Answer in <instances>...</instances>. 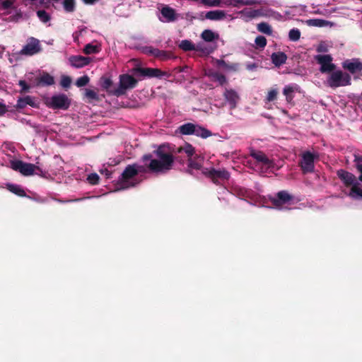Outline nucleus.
<instances>
[{
    "instance_id": "4",
    "label": "nucleus",
    "mask_w": 362,
    "mask_h": 362,
    "mask_svg": "<svg viewBox=\"0 0 362 362\" xmlns=\"http://www.w3.org/2000/svg\"><path fill=\"white\" fill-rule=\"evenodd\" d=\"M137 175L136 165H128L118 179V187L120 189H126L136 186L137 182H133L132 180Z\"/></svg>"
},
{
    "instance_id": "43",
    "label": "nucleus",
    "mask_w": 362,
    "mask_h": 362,
    "mask_svg": "<svg viewBox=\"0 0 362 362\" xmlns=\"http://www.w3.org/2000/svg\"><path fill=\"white\" fill-rule=\"evenodd\" d=\"M289 40L293 42L298 41L300 37V31L298 28H293L288 33Z\"/></svg>"
},
{
    "instance_id": "41",
    "label": "nucleus",
    "mask_w": 362,
    "mask_h": 362,
    "mask_svg": "<svg viewBox=\"0 0 362 362\" xmlns=\"http://www.w3.org/2000/svg\"><path fill=\"white\" fill-rule=\"evenodd\" d=\"M36 13L40 21L44 23L49 22L51 19L50 15L45 10H38Z\"/></svg>"
},
{
    "instance_id": "36",
    "label": "nucleus",
    "mask_w": 362,
    "mask_h": 362,
    "mask_svg": "<svg viewBox=\"0 0 362 362\" xmlns=\"http://www.w3.org/2000/svg\"><path fill=\"white\" fill-rule=\"evenodd\" d=\"M100 47L98 45H94L92 43H88L85 45L83 48V52L86 54H97L100 52Z\"/></svg>"
},
{
    "instance_id": "28",
    "label": "nucleus",
    "mask_w": 362,
    "mask_h": 362,
    "mask_svg": "<svg viewBox=\"0 0 362 362\" xmlns=\"http://www.w3.org/2000/svg\"><path fill=\"white\" fill-rule=\"evenodd\" d=\"M6 189L18 197H26L25 190L18 185L8 183L6 184Z\"/></svg>"
},
{
    "instance_id": "51",
    "label": "nucleus",
    "mask_w": 362,
    "mask_h": 362,
    "mask_svg": "<svg viewBox=\"0 0 362 362\" xmlns=\"http://www.w3.org/2000/svg\"><path fill=\"white\" fill-rule=\"evenodd\" d=\"M14 0H1L0 5L1 8L7 10L13 6Z\"/></svg>"
},
{
    "instance_id": "11",
    "label": "nucleus",
    "mask_w": 362,
    "mask_h": 362,
    "mask_svg": "<svg viewBox=\"0 0 362 362\" xmlns=\"http://www.w3.org/2000/svg\"><path fill=\"white\" fill-rule=\"evenodd\" d=\"M299 165L303 174L313 173L315 168L314 155L310 151L303 153Z\"/></svg>"
},
{
    "instance_id": "7",
    "label": "nucleus",
    "mask_w": 362,
    "mask_h": 362,
    "mask_svg": "<svg viewBox=\"0 0 362 362\" xmlns=\"http://www.w3.org/2000/svg\"><path fill=\"white\" fill-rule=\"evenodd\" d=\"M46 105L53 110H66L70 107L71 99L64 93L57 94L47 99Z\"/></svg>"
},
{
    "instance_id": "46",
    "label": "nucleus",
    "mask_w": 362,
    "mask_h": 362,
    "mask_svg": "<svg viewBox=\"0 0 362 362\" xmlns=\"http://www.w3.org/2000/svg\"><path fill=\"white\" fill-rule=\"evenodd\" d=\"M71 78L69 76L63 75L61 78L60 85L64 88H69L71 86Z\"/></svg>"
},
{
    "instance_id": "39",
    "label": "nucleus",
    "mask_w": 362,
    "mask_h": 362,
    "mask_svg": "<svg viewBox=\"0 0 362 362\" xmlns=\"http://www.w3.org/2000/svg\"><path fill=\"white\" fill-rule=\"evenodd\" d=\"M257 30L264 34L271 35L272 34V29L271 26L264 22L260 23L257 25Z\"/></svg>"
},
{
    "instance_id": "31",
    "label": "nucleus",
    "mask_w": 362,
    "mask_h": 362,
    "mask_svg": "<svg viewBox=\"0 0 362 362\" xmlns=\"http://www.w3.org/2000/svg\"><path fill=\"white\" fill-rule=\"evenodd\" d=\"M177 152L180 153L184 152L187 154L188 158H192L195 153V148L190 144L186 143L184 146H180Z\"/></svg>"
},
{
    "instance_id": "52",
    "label": "nucleus",
    "mask_w": 362,
    "mask_h": 362,
    "mask_svg": "<svg viewBox=\"0 0 362 362\" xmlns=\"http://www.w3.org/2000/svg\"><path fill=\"white\" fill-rule=\"evenodd\" d=\"M356 166L358 171L360 173V175L358 177V180L362 182V157H358L355 160Z\"/></svg>"
},
{
    "instance_id": "10",
    "label": "nucleus",
    "mask_w": 362,
    "mask_h": 362,
    "mask_svg": "<svg viewBox=\"0 0 362 362\" xmlns=\"http://www.w3.org/2000/svg\"><path fill=\"white\" fill-rule=\"evenodd\" d=\"M293 199V197L287 191L282 190L277 192L276 197H270L269 201L276 209H281L282 206L290 203Z\"/></svg>"
},
{
    "instance_id": "2",
    "label": "nucleus",
    "mask_w": 362,
    "mask_h": 362,
    "mask_svg": "<svg viewBox=\"0 0 362 362\" xmlns=\"http://www.w3.org/2000/svg\"><path fill=\"white\" fill-rule=\"evenodd\" d=\"M11 168L17 172L21 173L24 176H30L34 175L35 171L37 175L44 177L46 172L43 171L41 164L37 160L35 164L25 163L21 160H14L11 161Z\"/></svg>"
},
{
    "instance_id": "57",
    "label": "nucleus",
    "mask_w": 362,
    "mask_h": 362,
    "mask_svg": "<svg viewBox=\"0 0 362 362\" xmlns=\"http://www.w3.org/2000/svg\"><path fill=\"white\" fill-rule=\"evenodd\" d=\"M99 0H83V3L88 5H93Z\"/></svg>"
},
{
    "instance_id": "44",
    "label": "nucleus",
    "mask_w": 362,
    "mask_h": 362,
    "mask_svg": "<svg viewBox=\"0 0 362 362\" xmlns=\"http://www.w3.org/2000/svg\"><path fill=\"white\" fill-rule=\"evenodd\" d=\"M90 81V78L87 75L83 76L77 78L75 84L77 87L81 88L86 86Z\"/></svg>"
},
{
    "instance_id": "1",
    "label": "nucleus",
    "mask_w": 362,
    "mask_h": 362,
    "mask_svg": "<svg viewBox=\"0 0 362 362\" xmlns=\"http://www.w3.org/2000/svg\"><path fill=\"white\" fill-rule=\"evenodd\" d=\"M157 158H153L151 153L145 154L142 156L144 162L149 160L150 163L146 165V168L150 173H163L172 169L175 158L172 153L166 151L164 145H160L156 150L153 151Z\"/></svg>"
},
{
    "instance_id": "12",
    "label": "nucleus",
    "mask_w": 362,
    "mask_h": 362,
    "mask_svg": "<svg viewBox=\"0 0 362 362\" xmlns=\"http://www.w3.org/2000/svg\"><path fill=\"white\" fill-rule=\"evenodd\" d=\"M315 59L321 65L320 71L322 73H331L336 68V66L332 63V57L329 54L317 55Z\"/></svg>"
},
{
    "instance_id": "55",
    "label": "nucleus",
    "mask_w": 362,
    "mask_h": 362,
    "mask_svg": "<svg viewBox=\"0 0 362 362\" xmlns=\"http://www.w3.org/2000/svg\"><path fill=\"white\" fill-rule=\"evenodd\" d=\"M7 111L6 105L0 102V116L4 115Z\"/></svg>"
},
{
    "instance_id": "54",
    "label": "nucleus",
    "mask_w": 362,
    "mask_h": 362,
    "mask_svg": "<svg viewBox=\"0 0 362 362\" xmlns=\"http://www.w3.org/2000/svg\"><path fill=\"white\" fill-rule=\"evenodd\" d=\"M202 4L207 6H218L221 4V0H201Z\"/></svg>"
},
{
    "instance_id": "22",
    "label": "nucleus",
    "mask_w": 362,
    "mask_h": 362,
    "mask_svg": "<svg viewBox=\"0 0 362 362\" xmlns=\"http://www.w3.org/2000/svg\"><path fill=\"white\" fill-rule=\"evenodd\" d=\"M100 85L109 95H113L115 88H112L113 82L110 78L102 76L100 79Z\"/></svg>"
},
{
    "instance_id": "48",
    "label": "nucleus",
    "mask_w": 362,
    "mask_h": 362,
    "mask_svg": "<svg viewBox=\"0 0 362 362\" xmlns=\"http://www.w3.org/2000/svg\"><path fill=\"white\" fill-rule=\"evenodd\" d=\"M234 6L237 4L253 5L258 3L259 0H231Z\"/></svg>"
},
{
    "instance_id": "49",
    "label": "nucleus",
    "mask_w": 362,
    "mask_h": 362,
    "mask_svg": "<svg viewBox=\"0 0 362 362\" xmlns=\"http://www.w3.org/2000/svg\"><path fill=\"white\" fill-rule=\"evenodd\" d=\"M87 180L91 185H97L99 182L100 177L97 173H91L88 175Z\"/></svg>"
},
{
    "instance_id": "24",
    "label": "nucleus",
    "mask_w": 362,
    "mask_h": 362,
    "mask_svg": "<svg viewBox=\"0 0 362 362\" xmlns=\"http://www.w3.org/2000/svg\"><path fill=\"white\" fill-rule=\"evenodd\" d=\"M204 158L196 155L192 158H188L187 167L195 170H200L202 168Z\"/></svg>"
},
{
    "instance_id": "5",
    "label": "nucleus",
    "mask_w": 362,
    "mask_h": 362,
    "mask_svg": "<svg viewBox=\"0 0 362 362\" xmlns=\"http://www.w3.org/2000/svg\"><path fill=\"white\" fill-rule=\"evenodd\" d=\"M202 172L206 177L210 179L216 185H221L222 182L227 181L230 178L229 172L224 168L217 170L214 168H205Z\"/></svg>"
},
{
    "instance_id": "29",
    "label": "nucleus",
    "mask_w": 362,
    "mask_h": 362,
    "mask_svg": "<svg viewBox=\"0 0 362 362\" xmlns=\"http://www.w3.org/2000/svg\"><path fill=\"white\" fill-rule=\"evenodd\" d=\"M217 64L226 70L232 71H238L240 67V64L238 63H228L223 59L218 60Z\"/></svg>"
},
{
    "instance_id": "18",
    "label": "nucleus",
    "mask_w": 362,
    "mask_h": 362,
    "mask_svg": "<svg viewBox=\"0 0 362 362\" xmlns=\"http://www.w3.org/2000/svg\"><path fill=\"white\" fill-rule=\"evenodd\" d=\"M69 62L73 67L80 69L88 65L91 62V59L81 55H73L69 58Z\"/></svg>"
},
{
    "instance_id": "20",
    "label": "nucleus",
    "mask_w": 362,
    "mask_h": 362,
    "mask_svg": "<svg viewBox=\"0 0 362 362\" xmlns=\"http://www.w3.org/2000/svg\"><path fill=\"white\" fill-rule=\"evenodd\" d=\"M240 13L248 18V19H252V18H255L257 17H259V16H263V12H262V10L261 9H253V8H244L243 10H242Z\"/></svg>"
},
{
    "instance_id": "9",
    "label": "nucleus",
    "mask_w": 362,
    "mask_h": 362,
    "mask_svg": "<svg viewBox=\"0 0 362 362\" xmlns=\"http://www.w3.org/2000/svg\"><path fill=\"white\" fill-rule=\"evenodd\" d=\"M41 51L42 47L40 40L34 37H30L27 39L26 44L23 47L19 54L23 56H33Z\"/></svg>"
},
{
    "instance_id": "60",
    "label": "nucleus",
    "mask_w": 362,
    "mask_h": 362,
    "mask_svg": "<svg viewBox=\"0 0 362 362\" xmlns=\"http://www.w3.org/2000/svg\"><path fill=\"white\" fill-rule=\"evenodd\" d=\"M193 169L194 168H188L187 170V173L190 174V175H193Z\"/></svg>"
},
{
    "instance_id": "58",
    "label": "nucleus",
    "mask_w": 362,
    "mask_h": 362,
    "mask_svg": "<svg viewBox=\"0 0 362 362\" xmlns=\"http://www.w3.org/2000/svg\"><path fill=\"white\" fill-rule=\"evenodd\" d=\"M136 170H138V173L146 172L145 167L142 165H136Z\"/></svg>"
},
{
    "instance_id": "27",
    "label": "nucleus",
    "mask_w": 362,
    "mask_h": 362,
    "mask_svg": "<svg viewBox=\"0 0 362 362\" xmlns=\"http://www.w3.org/2000/svg\"><path fill=\"white\" fill-rule=\"evenodd\" d=\"M161 14L166 19L167 22H173L176 19L175 10L168 6L161 9Z\"/></svg>"
},
{
    "instance_id": "15",
    "label": "nucleus",
    "mask_w": 362,
    "mask_h": 362,
    "mask_svg": "<svg viewBox=\"0 0 362 362\" xmlns=\"http://www.w3.org/2000/svg\"><path fill=\"white\" fill-rule=\"evenodd\" d=\"M55 83L52 76L47 72H43L40 76L33 78V86L36 87L49 86Z\"/></svg>"
},
{
    "instance_id": "3",
    "label": "nucleus",
    "mask_w": 362,
    "mask_h": 362,
    "mask_svg": "<svg viewBox=\"0 0 362 362\" xmlns=\"http://www.w3.org/2000/svg\"><path fill=\"white\" fill-rule=\"evenodd\" d=\"M327 85L332 88L341 86H350L351 84V76L341 70L332 71L326 80Z\"/></svg>"
},
{
    "instance_id": "56",
    "label": "nucleus",
    "mask_w": 362,
    "mask_h": 362,
    "mask_svg": "<svg viewBox=\"0 0 362 362\" xmlns=\"http://www.w3.org/2000/svg\"><path fill=\"white\" fill-rule=\"evenodd\" d=\"M257 64L255 63L248 64H247V69L248 70H253L254 69L257 68Z\"/></svg>"
},
{
    "instance_id": "19",
    "label": "nucleus",
    "mask_w": 362,
    "mask_h": 362,
    "mask_svg": "<svg viewBox=\"0 0 362 362\" xmlns=\"http://www.w3.org/2000/svg\"><path fill=\"white\" fill-rule=\"evenodd\" d=\"M271 59L275 66L279 67L286 63L287 55L283 52H274L271 55Z\"/></svg>"
},
{
    "instance_id": "34",
    "label": "nucleus",
    "mask_w": 362,
    "mask_h": 362,
    "mask_svg": "<svg viewBox=\"0 0 362 362\" xmlns=\"http://www.w3.org/2000/svg\"><path fill=\"white\" fill-rule=\"evenodd\" d=\"M195 124L186 123L179 127L180 134L183 135H192L194 132Z\"/></svg>"
},
{
    "instance_id": "35",
    "label": "nucleus",
    "mask_w": 362,
    "mask_h": 362,
    "mask_svg": "<svg viewBox=\"0 0 362 362\" xmlns=\"http://www.w3.org/2000/svg\"><path fill=\"white\" fill-rule=\"evenodd\" d=\"M28 79L30 81V85H28L26 83V81H24V80H20L18 81V85H19V86L21 87V89L20 90V93H21V94L29 93L30 90V88L31 87H34L33 86V77L32 78H28Z\"/></svg>"
},
{
    "instance_id": "13",
    "label": "nucleus",
    "mask_w": 362,
    "mask_h": 362,
    "mask_svg": "<svg viewBox=\"0 0 362 362\" xmlns=\"http://www.w3.org/2000/svg\"><path fill=\"white\" fill-rule=\"evenodd\" d=\"M341 66L344 69L349 71L352 74L362 71V62L358 58L346 59L342 62Z\"/></svg>"
},
{
    "instance_id": "17",
    "label": "nucleus",
    "mask_w": 362,
    "mask_h": 362,
    "mask_svg": "<svg viewBox=\"0 0 362 362\" xmlns=\"http://www.w3.org/2000/svg\"><path fill=\"white\" fill-rule=\"evenodd\" d=\"M225 100L228 103L230 108L233 110L237 107L240 100L239 94L233 89L226 88L223 93Z\"/></svg>"
},
{
    "instance_id": "25",
    "label": "nucleus",
    "mask_w": 362,
    "mask_h": 362,
    "mask_svg": "<svg viewBox=\"0 0 362 362\" xmlns=\"http://www.w3.org/2000/svg\"><path fill=\"white\" fill-rule=\"evenodd\" d=\"M298 86L295 85H288L286 86L284 88L283 93L286 96V100L288 103H291L294 98L293 93L295 91H298Z\"/></svg>"
},
{
    "instance_id": "42",
    "label": "nucleus",
    "mask_w": 362,
    "mask_h": 362,
    "mask_svg": "<svg viewBox=\"0 0 362 362\" xmlns=\"http://www.w3.org/2000/svg\"><path fill=\"white\" fill-rule=\"evenodd\" d=\"M85 96L88 99L89 102L100 101V100L97 93L90 89H86Z\"/></svg>"
},
{
    "instance_id": "47",
    "label": "nucleus",
    "mask_w": 362,
    "mask_h": 362,
    "mask_svg": "<svg viewBox=\"0 0 362 362\" xmlns=\"http://www.w3.org/2000/svg\"><path fill=\"white\" fill-rule=\"evenodd\" d=\"M278 90L277 89L273 88L269 90L266 100L267 102H272L277 98Z\"/></svg>"
},
{
    "instance_id": "40",
    "label": "nucleus",
    "mask_w": 362,
    "mask_h": 362,
    "mask_svg": "<svg viewBox=\"0 0 362 362\" xmlns=\"http://www.w3.org/2000/svg\"><path fill=\"white\" fill-rule=\"evenodd\" d=\"M349 196L354 199H362V189L354 185L350 190Z\"/></svg>"
},
{
    "instance_id": "59",
    "label": "nucleus",
    "mask_w": 362,
    "mask_h": 362,
    "mask_svg": "<svg viewBox=\"0 0 362 362\" xmlns=\"http://www.w3.org/2000/svg\"><path fill=\"white\" fill-rule=\"evenodd\" d=\"M195 47H197V49H195L194 50L195 51H204L203 48L202 47V46L200 45H197V46H195Z\"/></svg>"
},
{
    "instance_id": "16",
    "label": "nucleus",
    "mask_w": 362,
    "mask_h": 362,
    "mask_svg": "<svg viewBox=\"0 0 362 362\" xmlns=\"http://www.w3.org/2000/svg\"><path fill=\"white\" fill-rule=\"evenodd\" d=\"M250 156L252 157L257 162L261 163L262 165L267 168H272L274 166L273 161L269 159L267 156L261 151L251 150Z\"/></svg>"
},
{
    "instance_id": "32",
    "label": "nucleus",
    "mask_w": 362,
    "mask_h": 362,
    "mask_svg": "<svg viewBox=\"0 0 362 362\" xmlns=\"http://www.w3.org/2000/svg\"><path fill=\"white\" fill-rule=\"evenodd\" d=\"M193 134L203 139H206L211 136V132L204 127L195 124L194 132Z\"/></svg>"
},
{
    "instance_id": "30",
    "label": "nucleus",
    "mask_w": 362,
    "mask_h": 362,
    "mask_svg": "<svg viewBox=\"0 0 362 362\" xmlns=\"http://www.w3.org/2000/svg\"><path fill=\"white\" fill-rule=\"evenodd\" d=\"M208 76L211 78L213 81L218 82L220 86H223L228 82L226 77L223 74L217 71L210 72Z\"/></svg>"
},
{
    "instance_id": "8",
    "label": "nucleus",
    "mask_w": 362,
    "mask_h": 362,
    "mask_svg": "<svg viewBox=\"0 0 362 362\" xmlns=\"http://www.w3.org/2000/svg\"><path fill=\"white\" fill-rule=\"evenodd\" d=\"M133 73L137 76H142L144 78H161L163 76H168V74L165 71H162L158 68H144L140 66L134 67Z\"/></svg>"
},
{
    "instance_id": "38",
    "label": "nucleus",
    "mask_w": 362,
    "mask_h": 362,
    "mask_svg": "<svg viewBox=\"0 0 362 362\" xmlns=\"http://www.w3.org/2000/svg\"><path fill=\"white\" fill-rule=\"evenodd\" d=\"M64 9L67 13H72L76 8L75 0H64L62 2Z\"/></svg>"
},
{
    "instance_id": "33",
    "label": "nucleus",
    "mask_w": 362,
    "mask_h": 362,
    "mask_svg": "<svg viewBox=\"0 0 362 362\" xmlns=\"http://www.w3.org/2000/svg\"><path fill=\"white\" fill-rule=\"evenodd\" d=\"M202 38L208 42H211L218 38V35L214 33L211 30H204L202 35Z\"/></svg>"
},
{
    "instance_id": "14",
    "label": "nucleus",
    "mask_w": 362,
    "mask_h": 362,
    "mask_svg": "<svg viewBox=\"0 0 362 362\" xmlns=\"http://www.w3.org/2000/svg\"><path fill=\"white\" fill-rule=\"evenodd\" d=\"M337 175L346 187L351 186L352 187L354 185H357V186L359 187V184L356 182V176L354 174L345 170L340 169L337 170Z\"/></svg>"
},
{
    "instance_id": "53",
    "label": "nucleus",
    "mask_w": 362,
    "mask_h": 362,
    "mask_svg": "<svg viewBox=\"0 0 362 362\" xmlns=\"http://www.w3.org/2000/svg\"><path fill=\"white\" fill-rule=\"evenodd\" d=\"M155 57H157L162 60H165L170 57V53L164 50L158 49V52L156 53Z\"/></svg>"
},
{
    "instance_id": "26",
    "label": "nucleus",
    "mask_w": 362,
    "mask_h": 362,
    "mask_svg": "<svg viewBox=\"0 0 362 362\" xmlns=\"http://www.w3.org/2000/svg\"><path fill=\"white\" fill-rule=\"evenodd\" d=\"M27 105H30L31 107H35V103L33 99V98L30 95H27L24 98H20L18 100H17V103L16 105V107L17 109H23L25 108Z\"/></svg>"
},
{
    "instance_id": "37",
    "label": "nucleus",
    "mask_w": 362,
    "mask_h": 362,
    "mask_svg": "<svg viewBox=\"0 0 362 362\" xmlns=\"http://www.w3.org/2000/svg\"><path fill=\"white\" fill-rule=\"evenodd\" d=\"M179 47L184 51H192L195 49H198V48L195 47V45L188 40H182L179 45Z\"/></svg>"
},
{
    "instance_id": "45",
    "label": "nucleus",
    "mask_w": 362,
    "mask_h": 362,
    "mask_svg": "<svg viewBox=\"0 0 362 362\" xmlns=\"http://www.w3.org/2000/svg\"><path fill=\"white\" fill-rule=\"evenodd\" d=\"M255 42L257 45V47L263 49L267 45V39L262 35H259L255 38Z\"/></svg>"
},
{
    "instance_id": "23",
    "label": "nucleus",
    "mask_w": 362,
    "mask_h": 362,
    "mask_svg": "<svg viewBox=\"0 0 362 362\" xmlns=\"http://www.w3.org/2000/svg\"><path fill=\"white\" fill-rule=\"evenodd\" d=\"M306 24L308 26H313V27H325V26H333L334 23L326 21L323 19H319V18H313V19H309L306 21Z\"/></svg>"
},
{
    "instance_id": "21",
    "label": "nucleus",
    "mask_w": 362,
    "mask_h": 362,
    "mask_svg": "<svg viewBox=\"0 0 362 362\" xmlns=\"http://www.w3.org/2000/svg\"><path fill=\"white\" fill-rule=\"evenodd\" d=\"M226 13L222 10L209 11L206 13L205 18L211 21H221L226 18Z\"/></svg>"
},
{
    "instance_id": "50",
    "label": "nucleus",
    "mask_w": 362,
    "mask_h": 362,
    "mask_svg": "<svg viewBox=\"0 0 362 362\" xmlns=\"http://www.w3.org/2000/svg\"><path fill=\"white\" fill-rule=\"evenodd\" d=\"M143 52L146 54L155 57L156 53L158 52V49L154 48L151 46H146L143 48Z\"/></svg>"
},
{
    "instance_id": "6",
    "label": "nucleus",
    "mask_w": 362,
    "mask_h": 362,
    "mask_svg": "<svg viewBox=\"0 0 362 362\" xmlns=\"http://www.w3.org/2000/svg\"><path fill=\"white\" fill-rule=\"evenodd\" d=\"M138 81L129 74H122L119 76V84L117 88L115 89L113 95L119 97L126 94L127 89H132L137 86Z\"/></svg>"
}]
</instances>
